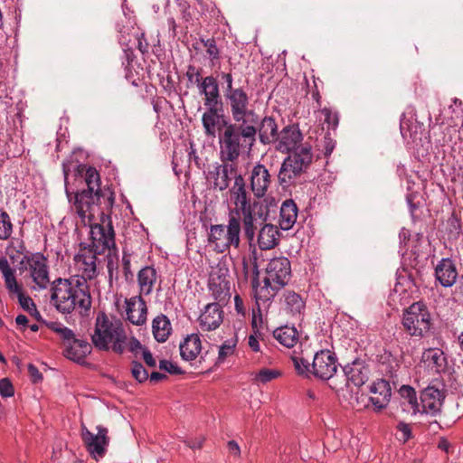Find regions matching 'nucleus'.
Returning <instances> with one entry per match:
<instances>
[{"label":"nucleus","instance_id":"1","mask_svg":"<svg viewBox=\"0 0 463 463\" xmlns=\"http://www.w3.org/2000/svg\"><path fill=\"white\" fill-rule=\"evenodd\" d=\"M65 192L72 210L84 224H90V249L98 254L116 250L115 232L110 217L105 214L115 201L109 188H100V177L91 166L78 162L62 165Z\"/></svg>","mask_w":463,"mask_h":463},{"label":"nucleus","instance_id":"2","mask_svg":"<svg viewBox=\"0 0 463 463\" xmlns=\"http://www.w3.org/2000/svg\"><path fill=\"white\" fill-rule=\"evenodd\" d=\"M223 96L232 121L222 119L219 145L222 156L232 159L237 156L240 149L252 148L255 145V113L250 109V96L246 88L238 87L232 92H224Z\"/></svg>","mask_w":463,"mask_h":463},{"label":"nucleus","instance_id":"3","mask_svg":"<svg viewBox=\"0 0 463 463\" xmlns=\"http://www.w3.org/2000/svg\"><path fill=\"white\" fill-rule=\"evenodd\" d=\"M51 301L62 314L78 310L86 314L91 307V296L89 285L80 279H58L51 288Z\"/></svg>","mask_w":463,"mask_h":463},{"label":"nucleus","instance_id":"4","mask_svg":"<svg viewBox=\"0 0 463 463\" xmlns=\"http://www.w3.org/2000/svg\"><path fill=\"white\" fill-rule=\"evenodd\" d=\"M91 340L99 350L112 349L117 354H122L126 348L128 337L120 319L99 313L96 317Z\"/></svg>","mask_w":463,"mask_h":463},{"label":"nucleus","instance_id":"5","mask_svg":"<svg viewBox=\"0 0 463 463\" xmlns=\"http://www.w3.org/2000/svg\"><path fill=\"white\" fill-rule=\"evenodd\" d=\"M241 220L238 214L230 212L228 223L211 225L208 232L209 246L218 253L227 251L232 246L239 248L241 243Z\"/></svg>","mask_w":463,"mask_h":463},{"label":"nucleus","instance_id":"6","mask_svg":"<svg viewBox=\"0 0 463 463\" xmlns=\"http://www.w3.org/2000/svg\"><path fill=\"white\" fill-rule=\"evenodd\" d=\"M295 369L298 374L309 376L310 374L321 380H329L336 373L337 359L329 350L317 352L313 363L303 357L296 356L293 359Z\"/></svg>","mask_w":463,"mask_h":463},{"label":"nucleus","instance_id":"7","mask_svg":"<svg viewBox=\"0 0 463 463\" xmlns=\"http://www.w3.org/2000/svg\"><path fill=\"white\" fill-rule=\"evenodd\" d=\"M402 325L408 335L413 337H426L431 329V315L425 304L415 302L403 313Z\"/></svg>","mask_w":463,"mask_h":463},{"label":"nucleus","instance_id":"8","mask_svg":"<svg viewBox=\"0 0 463 463\" xmlns=\"http://www.w3.org/2000/svg\"><path fill=\"white\" fill-rule=\"evenodd\" d=\"M313 159L310 146L298 147L292 152L282 163L278 178L281 185H288L304 173Z\"/></svg>","mask_w":463,"mask_h":463},{"label":"nucleus","instance_id":"9","mask_svg":"<svg viewBox=\"0 0 463 463\" xmlns=\"http://www.w3.org/2000/svg\"><path fill=\"white\" fill-rule=\"evenodd\" d=\"M219 156L222 164H215L213 165L212 169H210L207 174V179L213 184L214 189L223 191L229 187L230 182L232 178L235 180V176L240 175L237 173V166L233 162L238 160L242 153L250 152L252 148L240 149L237 156L232 159H227V157H223L222 156L221 145H219Z\"/></svg>","mask_w":463,"mask_h":463},{"label":"nucleus","instance_id":"10","mask_svg":"<svg viewBox=\"0 0 463 463\" xmlns=\"http://www.w3.org/2000/svg\"><path fill=\"white\" fill-rule=\"evenodd\" d=\"M208 287L214 299L219 302H226L231 298L230 270L225 261H219L212 268Z\"/></svg>","mask_w":463,"mask_h":463},{"label":"nucleus","instance_id":"11","mask_svg":"<svg viewBox=\"0 0 463 463\" xmlns=\"http://www.w3.org/2000/svg\"><path fill=\"white\" fill-rule=\"evenodd\" d=\"M97 433L91 432L85 425H81L80 436L90 455L96 460L103 458L109 444V430L106 427L98 425Z\"/></svg>","mask_w":463,"mask_h":463},{"label":"nucleus","instance_id":"12","mask_svg":"<svg viewBox=\"0 0 463 463\" xmlns=\"http://www.w3.org/2000/svg\"><path fill=\"white\" fill-rule=\"evenodd\" d=\"M291 278V265L288 258L279 256L271 259L266 267L264 283L275 288L285 287Z\"/></svg>","mask_w":463,"mask_h":463},{"label":"nucleus","instance_id":"13","mask_svg":"<svg viewBox=\"0 0 463 463\" xmlns=\"http://www.w3.org/2000/svg\"><path fill=\"white\" fill-rule=\"evenodd\" d=\"M445 397V385L438 380L431 382L420 393L422 412L432 416L439 414L441 411Z\"/></svg>","mask_w":463,"mask_h":463},{"label":"nucleus","instance_id":"14","mask_svg":"<svg viewBox=\"0 0 463 463\" xmlns=\"http://www.w3.org/2000/svg\"><path fill=\"white\" fill-rule=\"evenodd\" d=\"M97 254L98 252L86 247L80 250L74 257L75 269L79 272L75 279H80L87 283L88 279H93L98 276Z\"/></svg>","mask_w":463,"mask_h":463},{"label":"nucleus","instance_id":"15","mask_svg":"<svg viewBox=\"0 0 463 463\" xmlns=\"http://www.w3.org/2000/svg\"><path fill=\"white\" fill-rule=\"evenodd\" d=\"M220 303L219 301L217 303H210L201 312L198 323L202 331H213L222 325L224 312Z\"/></svg>","mask_w":463,"mask_h":463},{"label":"nucleus","instance_id":"16","mask_svg":"<svg viewBox=\"0 0 463 463\" xmlns=\"http://www.w3.org/2000/svg\"><path fill=\"white\" fill-rule=\"evenodd\" d=\"M29 272L33 281L40 289H45L50 284L46 259L40 253L28 259Z\"/></svg>","mask_w":463,"mask_h":463},{"label":"nucleus","instance_id":"17","mask_svg":"<svg viewBox=\"0 0 463 463\" xmlns=\"http://www.w3.org/2000/svg\"><path fill=\"white\" fill-rule=\"evenodd\" d=\"M241 218L243 232L248 239L250 245L254 242L256 231L264 224L265 218L263 213L256 212L253 207L240 212V219Z\"/></svg>","mask_w":463,"mask_h":463},{"label":"nucleus","instance_id":"18","mask_svg":"<svg viewBox=\"0 0 463 463\" xmlns=\"http://www.w3.org/2000/svg\"><path fill=\"white\" fill-rule=\"evenodd\" d=\"M250 188L253 194L263 197L271 184V175L265 165L258 164L253 166L250 172Z\"/></svg>","mask_w":463,"mask_h":463},{"label":"nucleus","instance_id":"19","mask_svg":"<svg viewBox=\"0 0 463 463\" xmlns=\"http://www.w3.org/2000/svg\"><path fill=\"white\" fill-rule=\"evenodd\" d=\"M303 136L300 130L295 126H288L283 128L280 132L278 139L276 148L279 151L288 153L294 152L298 147L304 146L305 145L301 144Z\"/></svg>","mask_w":463,"mask_h":463},{"label":"nucleus","instance_id":"20","mask_svg":"<svg viewBox=\"0 0 463 463\" xmlns=\"http://www.w3.org/2000/svg\"><path fill=\"white\" fill-rule=\"evenodd\" d=\"M370 402L374 411H381L388 405L392 395L389 382L383 379L375 381L370 387Z\"/></svg>","mask_w":463,"mask_h":463},{"label":"nucleus","instance_id":"21","mask_svg":"<svg viewBox=\"0 0 463 463\" xmlns=\"http://www.w3.org/2000/svg\"><path fill=\"white\" fill-rule=\"evenodd\" d=\"M127 319L136 326H142L146 322L147 307L141 296L133 297L126 300Z\"/></svg>","mask_w":463,"mask_h":463},{"label":"nucleus","instance_id":"22","mask_svg":"<svg viewBox=\"0 0 463 463\" xmlns=\"http://www.w3.org/2000/svg\"><path fill=\"white\" fill-rule=\"evenodd\" d=\"M458 275L456 265L449 258L441 259L435 268V278L445 288L452 287L457 281Z\"/></svg>","mask_w":463,"mask_h":463},{"label":"nucleus","instance_id":"23","mask_svg":"<svg viewBox=\"0 0 463 463\" xmlns=\"http://www.w3.org/2000/svg\"><path fill=\"white\" fill-rule=\"evenodd\" d=\"M231 200L236 209L232 212L240 216V212L252 207L248 199L245 181L242 175L235 176L233 186L230 190Z\"/></svg>","mask_w":463,"mask_h":463},{"label":"nucleus","instance_id":"24","mask_svg":"<svg viewBox=\"0 0 463 463\" xmlns=\"http://www.w3.org/2000/svg\"><path fill=\"white\" fill-rule=\"evenodd\" d=\"M345 376V384L350 386H362L368 378V369L360 360H354L353 363L346 364L343 368Z\"/></svg>","mask_w":463,"mask_h":463},{"label":"nucleus","instance_id":"25","mask_svg":"<svg viewBox=\"0 0 463 463\" xmlns=\"http://www.w3.org/2000/svg\"><path fill=\"white\" fill-rule=\"evenodd\" d=\"M64 355L72 361L82 362L91 352V345L86 340L77 339L75 335L64 344Z\"/></svg>","mask_w":463,"mask_h":463},{"label":"nucleus","instance_id":"26","mask_svg":"<svg viewBox=\"0 0 463 463\" xmlns=\"http://www.w3.org/2000/svg\"><path fill=\"white\" fill-rule=\"evenodd\" d=\"M207 110L203 114L202 123L204 134L207 137H215L218 131L220 135V128L222 129V116L219 115L217 106H205Z\"/></svg>","mask_w":463,"mask_h":463},{"label":"nucleus","instance_id":"27","mask_svg":"<svg viewBox=\"0 0 463 463\" xmlns=\"http://www.w3.org/2000/svg\"><path fill=\"white\" fill-rule=\"evenodd\" d=\"M279 240V231L276 225L264 223L259 231L257 243L260 250L273 249Z\"/></svg>","mask_w":463,"mask_h":463},{"label":"nucleus","instance_id":"28","mask_svg":"<svg viewBox=\"0 0 463 463\" xmlns=\"http://www.w3.org/2000/svg\"><path fill=\"white\" fill-rule=\"evenodd\" d=\"M199 92L204 95V106H218L219 86L213 76L203 78L198 86Z\"/></svg>","mask_w":463,"mask_h":463},{"label":"nucleus","instance_id":"29","mask_svg":"<svg viewBox=\"0 0 463 463\" xmlns=\"http://www.w3.org/2000/svg\"><path fill=\"white\" fill-rule=\"evenodd\" d=\"M255 128L257 135H259L260 140L262 144H270L277 141L279 137L278 126L275 120L270 117H265L259 126L257 119L255 118Z\"/></svg>","mask_w":463,"mask_h":463},{"label":"nucleus","instance_id":"30","mask_svg":"<svg viewBox=\"0 0 463 463\" xmlns=\"http://www.w3.org/2000/svg\"><path fill=\"white\" fill-rule=\"evenodd\" d=\"M202 349L201 339L197 334L188 335L180 345V354L184 360L193 361Z\"/></svg>","mask_w":463,"mask_h":463},{"label":"nucleus","instance_id":"31","mask_svg":"<svg viewBox=\"0 0 463 463\" xmlns=\"http://www.w3.org/2000/svg\"><path fill=\"white\" fill-rule=\"evenodd\" d=\"M156 270L150 266L141 269L137 274V283L140 295L147 296L152 293L155 283L156 282Z\"/></svg>","mask_w":463,"mask_h":463},{"label":"nucleus","instance_id":"32","mask_svg":"<svg viewBox=\"0 0 463 463\" xmlns=\"http://www.w3.org/2000/svg\"><path fill=\"white\" fill-rule=\"evenodd\" d=\"M254 274L255 277L252 280V288L254 289L256 302L260 305V302H267L272 299L280 288H275L272 285H266L265 283L263 287H259V270L256 263L254 264Z\"/></svg>","mask_w":463,"mask_h":463},{"label":"nucleus","instance_id":"33","mask_svg":"<svg viewBox=\"0 0 463 463\" xmlns=\"http://www.w3.org/2000/svg\"><path fill=\"white\" fill-rule=\"evenodd\" d=\"M298 207L292 200H286L280 207L279 225L282 230L292 228L297 221Z\"/></svg>","mask_w":463,"mask_h":463},{"label":"nucleus","instance_id":"34","mask_svg":"<svg viewBox=\"0 0 463 463\" xmlns=\"http://www.w3.org/2000/svg\"><path fill=\"white\" fill-rule=\"evenodd\" d=\"M171 324L166 316L161 314L153 319L152 332L157 342H165L171 334Z\"/></svg>","mask_w":463,"mask_h":463},{"label":"nucleus","instance_id":"35","mask_svg":"<svg viewBox=\"0 0 463 463\" xmlns=\"http://www.w3.org/2000/svg\"><path fill=\"white\" fill-rule=\"evenodd\" d=\"M422 361L428 367L439 373L444 369L446 359L443 352L439 348H429L422 354Z\"/></svg>","mask_w":463,"mask_h":463},{"label":"nucleus","instance_id":"36","mask_svg":"<svg viewBox=\"0 0 463 463\" xmlns=\"http://www.w3.org/2000/svg\"><path fill=\"white\" fill-rule=\"evenodd\" d=\"M0 270L5 279V287L8 291L14 294H20L22 287L16 280L14 269L10 267L7 260L5 258H0Z\"/></svg>","mask_w":463,"mask_h":463},{"label":"nucleus","instance_id":"37","mask_svg":"<svg viewBox=\"0 0 463 463\" xmlns=\"http://www.w3.org/2000/svg\"><path fill=\"white\" fill-rule=\"evenodd\" d=\"M273 335L282 345L290 348L293 347L298 339V334L293 326H281L273 332Z\"/></svg>","mask_w":463,"mask_h":463},{"label":"nucleus","instance_id":"38","mask_svg":"<svg viewBox=\"0 0 463 463\" xmlns=\"http://www.w3.org/2000/svg\"><path fill=\"white\" fill-rule=\"evenodd\" d=\"M284 298L287 308L293 315L300 314L301 311L304 309V301L302 300L301 297L298 294L292 291H288L284 294Z\"/></svg>","mask_w":463,"mask_h":463},{"label":"nucleus","instance_id":"39","mask_svg":"<svg viewBox=\"0 0 463 463\" xmlns=\"http://www.w3.org/2000/svg\"><path fill=\"white\" fill-rule=\"evenodd\" d=\"M255 384H266L280 376V372L275 369L262 368L252 373Z\"/></svg>","mask_w":463,"mask_h":463},{"label":"nucleus","instance_id":"40","mask_svg":"<svg viewBox=\"0 0 463 463\" xmlns=\"http://www.w3.org/2000/svg\"><path fill=\"white\" fill-rule=\"evenodd\" d=\"M237 341L235 339L226 340L219 346L216 364H222L227 358L231 357L235 351Z\"/></svg>","mask_w":463,"mask_h":463},{"label":"nucleus","instance_id":"41","mask_svg":"<svg viewBox=\"0 0 463 463\" xmlns=\"http://www.w3.org/2000/svg\"><path fill=\"white\" fill-rule=\"evenodd\" d=\"M400 394L405 401H407L408 404L412 410L413 414L420 411L419 404L417 402L416 392L412 387L409 385L402 386L400 389Z\"/></svg>","mask_w":463,"mask_h":463},{"label":"nucleus","instance_id":"42","mask_svg":"<svg viewBox=\"0 0 463 463\" xmlns=\"http://www.w3.org/2000/svg\"><path fill=\"white\" fill-rule=\"evenodd\" d=\"M202 43L205 48V52L210 59L211 66H215L220 59V50L216 45L214 39L203 40Z\"/></svg>","mask_w":463,"mask_h":463},{"label":"nucleus","instance_id":"43","mask_svg":"<svg viewBox=\"0 0 463 463\" xmlns=\"http://www.w3.org/2000/svg\"><path fill=\"white\" fill-rule=\"evenodd\" d=\"M13 232V225L9 215L0 211V240H6L10 237Z\"/></svg>","mask_w":463,"mask_h":463},{"label":"nucleus","instance_id":"44","mask_svg":"<svg viewBox=\"0 0 463 463\" xmlns=\"http://www.w3.org/2000/svg\"><path fill=\"white\" fill-rule=\"evenodd\" d=\"M50 328L55 332L63 340L64 344L74 336V333L71 329L64 326L60 323H52Z\"/></svg>","mask_w":463,"mask_h":463},{"label":"nucleus","instance_id":"45","mask_svg":"<svg viewBox=\"0 0 463 463\" xmlns=\"http://www.w3.org/2000/svg\"><path fill=\"white\" fill-rule=\"evenodd\" d=\"M320 117H323L324 123L327 124L328 128L335 129L338 125V115L335 112H333L329 109H323L319 111ZM322 120V118H320Z\"/></svg>","mask_w":463,"mask_h":463},{"label":"nucleus","instance_id":"46","mask_svg":"<svg viewBox=\"0 0 463 463\" xmlns=\"http://www.w3.org/2000/svg\"><path fill=\"white\" fill-rule=\"evenodd\" d=\"M131 373L133 377L139 383H143L147 380L148 373L144 366L137 362H133L131 366Z\"/></svg>","mask_w":463,"mask_h":463},{"label":"nucleus","instance_id":"47","mask_svg":"<svg viewBox=\"0 0 463 463\" xmlns=\"http://www.w3.org/2000/svg\"><path fill=\"white\" fill-rule=\"evenodd\" d=\"M111 249L109 250V254L107 256V268L109 279H111L114 276V272H118V256L116 254V252H112Z\"/></svg>","mask_w":463,"mask_h":463},{"label":"nucleus","instance_id":"48","mask_svg":"<svg viewBox=\"0 0 463 463\" xmlns=\"http://www.w3.org/2000/svg\"><path fill=\"white\" fill-rule=\"evenodd\" d=\"M24 242L21 240H14L12 241L8 248L6 249L7 255L12 259L14 260L15 255L14 252L17 254H24Z\"/></svg>","mask_w":463,"mask_h":463},{"label":"nucleus","instance_id":"49","mask_svg":"<svg viewBox=\"0 0 463 463\" xmlns=\"http://www.w3.org/2000/svg\"><path fill=\"white\" fill-rule=\"evenodd\" d=\"M382 364L383 365L387 363L388 365L385 369V373L388 374L392 375L393 372L396 371V368L398 367V362L397 360L391 354H384L382 357Z\"/></svg>","mask_w":463,"mask_h":463},{"label":"nucleus","instance_id":"50","mask_svg":"<svg viewBox=\"0 0 463 463\" xmlns=\"http://www.w3.org/2000/svg\"><path fill=\"white\" fill-rule=\"evenodd\" d=\"M186 77H187L188 81L191 84H196L197 86H199V84L201 83V81L203 80L201 77L200 71L193 65L188 66L187 71H186Z\"/></svg>","mask_w":463,"mask_h":463},{"label":"nucleus","instance_id":"51","mask_svg":"<svg viewBox=\"0 0 463 463\" xmlns=\"http://www.w3.org/2000/svg\"><path fill=\"white\" fill-rule=\"evenodd\" d=\"M159 368L171 374H180L182 370L174 363L167 360H161L159 362Z\"/></svg>","mask_w":463,"mask_h":463},{"label":"nucleus","instance_id":"52","mask_svg":"<svg viewBox=\"0 0 463 463\" xmlns=\"http://www.w3.org/2000/svg\"><path fill=\"white\" fill-rule=\"evenodd\" d=\"M0 394L5 398L14 395V387L7 378L0 380Z\"/></svg>","mask_w":463,"mask_h":463},{"label":"nucleus","instance_id":"53","mask_svg":"<svg viewBox=\"0 0 463 463\" xmlns=\"http://www.w3.org/2000/svg\"><path fill=\"white\" fill-rule=\"evenodd\" d=\"M397 429L402 433V439L403 441H407L411 437V430L409 424L405 422H399Z\"/></svg>","mask_w":463,"mask_h":463},{"label":"nucleus","instance_id":"54","mask_svg":"<svg viewBox=\"0 0 463 463\" xmlns=\"http://www.w3.org/2000/svg\"><path fill=\"white\" fill-rule=\"evenodd\" d=\"M137 49L143 53H147L149 51V43L145 38V33H142L137 36Z\"/></svg>","mask_w":463,"mask_h":463},{"label":"nucleus","instance_id":"55","mask_svg":"<svg viewBox=\"0 0 463 463\" xmlns=\"http://www.w3.org/2000/svg\"><path fill=\"white\" fill-rule=\"evenodd\" d=\"M28 373H29V375L33 383H39L42 381L43 375L34 364H28Z\"/></svg>","mask_w":463,"mask_h":463},{"label":"nucleus","instance_id":"56","mask_svg":"<svg viewBox=\"0 0 463 463\" xmlns=\"http://www.w3.org/2000/svg\"><path fill=\"white\" fill-rule=\"evenodd\" d=\"M222 79L226 83L224 92H232L236 90L237 87L233 86V78L231 73H222Z\"/></svg>","mask_w":463,"mask_h":463},{"label":"nucleus","instance_id":"57","mask_svg":"<svg viewBox=\"0 0 463 463\" xmlns=\"http://www.w3.org/2000/svg\"><path fill=\"white\" fill-rule=\"evenodd\" d=\"M18 298H19V302L21 304V306L24 308V309H27L29 310L31 307H34V304L31 298L29 297H25L24 294H23V290L21 289L20 291V294H16Z\"/></svg>","mask_w":463,"mask_h":463},{"label":"nucleus","instance_id":"58","mask_svg":"<svg viewBox=\"0 0 463 463\" xmlns=\"http://www.w3.org/2000/svg\"><path fill=\"white\" fill-rule=\"evenodd\" d=\"M248 344L252 351H254V352L260 351V343H259V336L257 335V331H255L253 335H250L249 336Z\"/></svg>","mask_w":463,"mask_h":463},{"label":"nucleus","instance_id":"59","mask_svg":"<svg viewBox=\"0 0 463 463\" xmlns=\"http://www.w3.org/2000/svg\"><path fill=\"white\" fill-rule=\"evenodd\" d=\"M142 354H143V359H144L145 363L149 367L156 366V359L153 357V355L149 350H147L146 348L143 349Z\"/></svg>","mask_w":463,"mask_h":463},{"label":"nucleus","instance_id":"60","mask_svg":"<svg viewBox=\"0 0 463 463\" xmlns=\"http://www.w3.org/2000/svg\"><path fill=\"white\" fill-rule=\"evenodd\" d=\"M228 450L231 455L233 457H240L241 455V449L238 443L234 440H231L228 442Z\"/></svg>","mask_w":463,"mask_h":463},{"label":"nucleus","instance_id":"61","mask_svg":"<svg viewBox=\"0 0 463 463\" xmlns=\"http://www.w3.org/2000/svg\"><path fill=\"white\" fill-rule=\"evenodd\" d=\"M334 148H335V141L329 137H325V140H324L325 154L326 156L330 155L333 152Z\"/></svg>","mask_w":463,"mask_h":463},{"label":"nucleus","instance_id":"62","mask_svg":"<svg viewBox=\"0 0 463 463\" xmlns=\"http://www.w3.org/2000/svg\"><path fill=\"white\" fill-rule=\"evenodd\" d=\"M128 347L129 350L133 353H137L138 350L143 351L144 349L141 343L135 337L130 338L128 342Z\"/></svg>","mask_w":463,"mask_h":463},{"label":"nucleus","instance_id":"63","mask_svg":"<svg viewBox=\"0 0 463 463\" xmlns=\"http://www.w3.org/2000/svg\"><path fill=\"white\" fill-rule=\"evenodd\" d=\"M166 378V375L158 372H153L150 374V381L151 382H159Z\"/></svg>","mask_w":463,"mask_h":463},{"label":"nucleus","instance_id":"64","mask_svg":"<svg viewBox=\"0 0 463 463\" xmlns=\"http://www.w3.org/2000/svg\"><path fill=\"white\" fill-rule=\"evenodd\" d=\"M15 323L18 326H26L28 323V318L24 315H18L15 318Z\"/></svg>","mask_w":463,"mask_h":463}]
</instances>
